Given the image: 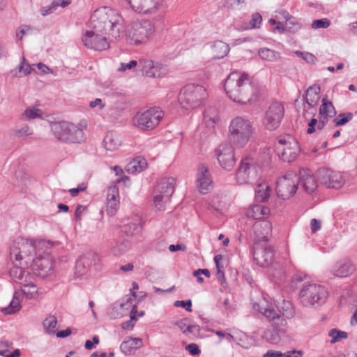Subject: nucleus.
<instances>
[{
	"label": "nucleus",
	"mask_w": 357,
	"mask_h": 357,
	"mask_svg": "<svg viewBox=\"0 0 357 357\" xmlns=\"http://www.w3.org/2000/svg\"><path fill=\"white\" fill-rule=\"evenodd\" d=\"M258 54L262 59L269 61H277L280 57L279 52L265 47L259 49Z\"/></svg>",
	"instance_id": "nucleus-42"
},
{
	"label": "nucleus",
	"mask_w": 357,
	"mask_h": 357,
	"mask_svg": "<svg viewBox=\"0 0 357 357\" xmlns=\"http://www.w3.org/2000/svg\"><path fill=\"white\" fill-rule=\"evenodd\" d=\"M303 353L301 351L292 350L286 353H282V357H302Z\"/></svg>",
	"instance_id": "nucleus-61"
},
{
	"label": "nucleus",
	"mask_w": 357,
	"mask_h": 357,
	"mask_svg": "<svg viewBox=\"0 0 357 357\" xmlns=\"http://www.w3.org/2000/svg\"><path fill=\"white\" fill-rule=\"evenodd\" d=\"M354 266L349 260L336 263L333 268L334 275L337 277H347L354 271Z\"/></svg>",
	"instance_id": "nucleus-31"
},
{
	"label": "nucleus",
	"mask_w": 357,
	"mask_h": 357,
	"mask_svg": "<svg viewBox=\"0 0 357 357\" xmlns=\"http://www.w3.org/2000/svg\"><path fill=\"white\" fill-rule=\"evenodd\" d=\"M54 246V242L46 240H28L22 237L17 238L10 247L11 258L20 255L23 253V264L29 266L32 257H43L50 255V250Z\"/></svg>",
	"instance_id": "nucleus-4"
},
{
	"label": "nucleus",
	"mask_w": 357,
	"mask_h": 357,
	"mask_svg": "<svg viewBox=\"0 0 357 357\" xmlns=\"http://www.w3.org/2000/svg\"><path fill=\"white\" fill-rule=\"evenodd\" d=\"M42 115L41 110L35 107L27 108L22 114V119L25 120L40 118Z\"/></svg>",
	"instance_id": "nucleus-47"
},
{
	"label": "nucleus",
	"mask_w": 357,
	"mask_h": 357,
	"mask_svg": "<svg viewBox=\"0 0 357 357\" xmlns=\"http://www.w3.org/2000/svg\"><path fill=\"white\" fill-rule=\"evenodd\" d=\"M261 173V166L253 158L248 156L241 160L236 172V180L240 185L254 184L259 181Z\"/></svg>",
	"instance_id": "nucleus-7"
},
{
	"label": "nucleus",
	"mask_w": 357,
	"mask_h": 357,
	"mask_svg": "<svg viewBox=\"0 0 357 357\" xmlns=\"http://www.w3.org/2000/svg\"><path fill=\"white\" fill-rule=\"evenodd\" d=\"M105 148L108 151H113L120 145L119 141L115 139L112 135H107L103 140Z\"/></svg>",
	"instance_id": "nucleus-49"
},
{
	"label": "nucleus",
	"mask_w": 357,
	"mask_h": 357,
	"mask_svg": "<svg viewBox=\"0 0 357 357\" xmlns=\"http://www.w3.org/2000/svg\"><path fill=\"white\" fill-rule=\"evenodd\" d=\"M22 294L20 292L15 291L13 294V300L9 305L1 309V312L5 314H12L18 311L20 308V300Z\"/></svg>",
	"instance_id": "nucleus-34"
},
{
	"label": "nucleus",
	"mask_w": 357,
	"mask_h": 357,
	"mask_svg": "<svg viewBox=\"0 0 357 357\" xmlns=\"http://www.w3.org/2000/svg\"><path fill=\"white\" fill-rule=\"evenodd\" d=\"M278 312L282 318L291 319L294 316V309L291 302L283 300L282 303L277 307Z\"/></svg>",
	"instance_id": "nucleus-36"
},
{
	"label": "nucleus",
	"mask_w": 357,
	"mask_h": 357,
	"mask_svg": "<svg viewBox=\"0 0 357 357\" xmlns=\"http://www.w3.org/2000/svg\"><path fill=\"white\" fill-rule=\"evenodd\" d=\"M224 89L227 96L234 102L245 105L257 100L258 88L253 84L248 74L231 72L226 78Z\"/></svg>",
	"instance_id": "nucleus-2"
},
{
	"label": "nucleus",
	"mask_w": 357,
	"mask_h": 357,
	"mask_svg": "<svg viewBox=\"0 0 357 357\" xmlns=\"http://www.w3.org/2000/svg\"><path fill=\"white\" fill-rule=\"evenodd\" d=\"M320 86L317 84L310 86L306 91L305 102L310 107H313L319 100Z\"/></svg>",
	"instance_id": "nucleus-33"
},
{
	"label": "nucleus",
	"mask_w": 357,
	"mask_h": 357,
	"mask_svg": "<svg viewBox=\"0 0 357 357\" xmlns=\"http://www.w3.org/2000/svg\"><path fill=\"white\" fill-rule=\"evenodd\" d=\"M271 188L266 183H259L255 188V199L257 202H264L270 196Z\"/></svg>",
	"instance_id": "nucleus-39"
},
{
	"label": "nucleus",
	"mask_w": 357,
	"mask_h": 357,
	"mask_svg": "<svg viewBox=\"0 0 357 357\" xmlns=\"http://www.w3.org/2000/svg\"><path fill=\"white\" fill-rule=\"evenodd\" d=\"M212 51L215 58L221 59L229 53V47L227 43L218 40L212 46Z\"/></svg>",
	"instance_id": "nucleus-37"
},
{
	"label": "nucleus",
	"mask_w": 357,
	"mask_h": 357,
	"mask_svg": "<svg viewBox=\"0 0 357 357\" xmlns=\"http://www.w3.org/2000/svg\"><path fill=\"white\" fill-rule=\"evenodd\" d=\"M203 119L206 126L208 128L214 127L218 121L217 112L215 108L211 107L203 113Z\"/></svg>",
	"instance_id": "nucleus-41"
},
{
	"label": "nucleus",
	"mask_w": 357,
	"mask_h": 357,
	"mask_svg": "<svg viewBox=\"0 0 357 357\" xmlns=\"http://www.w3.org/2000/svg\"><path fill=\"white\" fill-rule=\"evenodd\" d=\"M207 96L206 90L204 86L188 84L180 91L178 100L183 109H190L201 106Z\"/></svg>",
	"instance_id": "nucleus-6"
},
{
	"label": "nucleus",
	"mask_w": 357,
	"mask_h": 357,
	"mask_svg": "<svg viewBox=\"0 0 357 357\" xmlns=\"http://www.w3.org/2000/svg\"><path fill=\"white\" fill-rule=\"evenodd\" d=\"M328 336L331 337L330 343L335 344L342 339L347 338L348 334L344 331H342L336 328H332L328 332Z\"/></svg>",
	"instance_id": "nucleus-45"
},
{
	"label": "nucleus",
	"mask_w": 357,
	"mask_h": 357,
	"mask_svg": "<svg viewBox=\"0 0 357 357\" xmlns=\"http://www.w3.org/2000/svg\"><path fill=\"white\" fill-rule=\"evenodd\" d=\"M127 248L128 245L126 242H118L114 247H112V252L114 255L119 256L124 253L127 250Z\"/></svg>",
	"instance_id": "nucleus-51"
},
{
	"label": "nucleus",
	"mask_w": 357,
	"mask_h": 357,
	"mask_svg": "<svg viewBox=\"0 0 357 357\" xmlns=\"http://www.w3.org/2000/svg\"><path fill=\"white\" fill-rule=\"evenodd\" d=\"M175 182L172 177L163 178L158 182L153 190V203L158 210H164L165 205L169 201L174 191Z\"/></svg>",
	"instance_id": "nucleus-12"
},
{
	"label": "nucleus",
	"mask_w": 357,
	"mask_h": 357,
	"mask_svg": "<svg viewBox=\"0 0 357 357\" xmlns=\"http://www.w3.org/2000/svg\"><path fill=\"white\" fill-rule=\"evenodd\" d=\"M220 166L226 171H231L236 164L234 149L229 143H222L215 150Z\"/></svg>",
	"instance_id": "nucleus-18"
},
{
	"label": "nucleus",
	"mask_w": 357,
	"mask_h": 357,
	"mask_svg": "<svg viewBox=\"0 0 357 357\" xmlns=\"http://www.w3.org/2000/svg\"><path fill=\"white\" fill-rule=\"evenodd\" d=\"M282 353L278 351H268L263 357H282Z\"/></svg>",
	"instance_id": "nucleus-64"
},
{
	"label": "nucleus",
	"mask_w": 357,
	"mask_h": 357,
	"mask_svg": "<svg viewBox=\"0 0 357 357\" xmlns=\"http://www.w3.org/2000/svg\"><path fill=\"white\" fill-rule=\"evenodd\" d=\"M50 126L54 135L59 141L80 143L84 139L83 130L67 121L53 122Z\"/></svg>",
	"instance_id": "nucleus-8"
},
{
	"label": "nucleus",
	"mask_w": 357,
	"mask_h": 357,
	"mask_svg": "<svg viewBox=\"0 0 357 357\" xmlns=\"http://www.w3.org/2000/svg\"><path fill=\"white\" fill-rule=\"evenodd\" d=\"M174 306L177 307H183L186 310V311L190 312H192V301L190 299L187 301H176L174 302Z\"/></svg>",
	"instance_id": "nucleus-54"
},
{
	"label": "nucleus",
	"mask_w": 357,
	"mask_h": 357,
	"mask_svg": "<svg viewBox=\"0 0 357 357\" xmlns=\"http://www.w3.org/2000/svg\"><path fill=\"white\" fill-rule=\"evenodd\" d=\"M247 216L255 220H261L268 217L270 214L268 207L262 204H255L247 211Z\"/></svg>",
	"instance_id": "nucleus-30"
},
{
	"label": "nucleus",
	"mask_w": 357,
	"mask_h": 357,
	"mask_svg": "<svg viewBox=\"0 0 357 357\" xmlns=\"http://www.w3.org/2000/svg\"><path fill=\"white\" fill-rule=\"evenodd\" d=\"M298 182L309 194L312 193L317 187L313 174L309 169L302 168L300 169Z\"/></svg>",
	"instance_id": "nucleus-25"
},
{
	"label": "nucleus",
	"mask_w": 357,
	"mask_h": 357,
	"mask_svg": "<svg viewBox=\"0 0 357 357\" xmlns=\"http://www.w3.org/2000/svg\"><path fill=\"white\" fill-rule=\"evenodd\" d=\"M139 65L142 68L144 73L147 77H158L161 75L160 70L162 66L158 63H154L151 60H139Z\"/></svg>",
	"instance_id": "nucleus-28"
},
{
	"label": "nucleus",
	"mask_w": 357,
	"mask_h": 357,
	"mask_svg": "<svg viewBox=\"0 0 357 357\" xmlns=\"http://www.w3.org/2000/svg\"><path fill=\"white\" fill-rule=\"evenodd\" d=\"M34 274L42 278L50 275L54 270V261L51 255H44L43 257H32V260L29 264Z\"/></svg>",
	"instance_id": "nucleus-20"
},
{
	"label": "nucleus",
	"mask_w": 357,
	"mask_h": 357,
	"mask_svg": "<svg viewBox=\"0 0 357 357\" xmlns=\"http://www.w3.org/2000/svg\"><path fill=\"white\" fill-rule=\"evenodd\" d=\"M57 8L58 3L56 1L53 0L50 5L42 7L40 11L43 16H46L53 13Z\"/></svg>",
	"instance_id": "nucleus-52"
},
{
	"label": "nucleus",
	"mask_w": 357,
	"mask_h": 357,
	"mask_svg": "<svg viewBox=\"0 0 357 357\" xmlns=\"http://www.w3.org/2000/svg\"><path fill=\"white\" fill-rule=\"evenodd\" d=\"M297 174L294 172H288L284 176L278 178L276 183V192L279 197L287 199L294 196L298 189Z\"/></svg>",
	"instance_id": "nucleus-14"
},
{
	"label": "nucleus",
	"mask_w": 357,
	"mask_h": 357,
	"mask_svg": "<svg viewBox=\"0 0 357 357\" xmlns=\"http://www.w3.org/2000/svg\"><path fill=\"white\" fill-rule=\"evenodd\" d=\"M57 324V319L54 316L47 317L43 322L44 328L47 333H54V329Z\"/></svg>",
	"instance_id": "nucleus-46"
},
{
	"label": "nucleus",
	"mask_w": 357,
	"mask_h": 357,
	"mask_svg": "<svg viewBox=\"0 0 357 357\" xmlns=\"http://www.w3.org/2000/svg\"><path fill=\"white\" fill-rule=\"evenodd\" d=\"M86 188V187L82 184L77 188L70 189L69 192L72 197H76L79 192L84 191Z\"/></svg>",
	"instance_id": "nucleus-59"
},
{
	"label": "nucleus",
	"mask_w": 357,
	"mask_h": 357,
	"mask_svg": "<svg viewBox=\"0 0 357 357\" xmlns=\"http://www.w3.org/2000/svg\"><path fill=\"white\" fill-rule=\"evenodd\" d=\"M185 349L192 356L199 355L201 353L198 345L195 343L189 344L186 346Z\"/></svg>",
	"instance_id": "nucleus-57"
},
{
	"label": "nucleus",
	"mask_w": 357,
	"mask_h": 357,
	"mask_svg": "<svg viewBox=\"0 0 357 357\" xmlns=\"http://www.w3.org/2000/svg\"><path fill=\"white\" fill-rule=\"evenodd\" d=\"M119 204V188L116 185H112L107 188L106 211L110 216L117 211Z\"/></svg>",
	"instance_id": "nucleus-26"
},
{
	"label": "nucleus",
	"mask_w": 357,
	"mask_h": 357,
	"mask_svg": "<svg viewBox=\"0 0 357 357\" xmlns=\"http://www.w3.org/2000/svg\"><path fill=\"white\" fill-rule=\"evenodd\" d=\"M296 54L298 55H301L303 56V58L307 62H311V61H314V56L311 54V53H308V52H297Z\"/></svg>",
	"instance_id": "nucleus-63"
},
{
	"label": "nucleus",
	"mask_w": 357,
	"mask_h": 357,
	"mask_svg": "<svg viewBox=\"0 0 357 357\" xmlns=\"http://www.w3.org/2000/svg\"><path fill=\"white\" fill-rule=\"evenodd\" d=\"M163 118L162 110L151 107L144 112H137L134 117V125L142 130H151L155 128Z\"/></svg>",
	"instance_id": "nucleus-13"
},
{
	"label": "nucleus",
	"mask_w": 357,
	"mask_h": 357,
	"mask_svg": "<svg viewBox=\"0 0 357 357\" xmlns=\"http://www.w3.org/2000/svg\"><path fill=\"white\" fill-rule=\"evenodd\" d=\"M197 188L200 193L207 194L213 189V181L207 167L200 165L197 174Z\"/></svg>",
	"instance_id": "nucleus-23"
},
{
	"label": "nucleus",
	"mask_w": 357,
	"mask_h": 357,
	"mask_svg": "<svg viewBox=\"0 0 357 357\" xmlns=\"http://www.w3.org/2000/svg\"><path fill=\"white\" fill-rule=\"evenodd\" d=\"M271 160V149L266 146L261 147L257 160V164L261 166H268Z\"/></svg>",
	"instance_id": "nucleus-38"
},
{
	"label": "nucleus",
	"mask_w": 357,
	"mask_h": 357,
	"mask_svg": "<svg viewBox=\"0 0 357 357\" xmlns=\"http://www.w3.org/2000/svg\"><path fill=\"white\" fill-rule=\"evenodd\" d=\"M154 31V26L149 20H142L134 23L127 36L130 43L138 45L145 43Z\"/></svg>",
	"instance_id": "nucleus-15"
},
{
	"label": "nucleus",
	"mask_w": 357,
	"mask_h": 357,
	"mask_svg": "<svg viewBox=\"0 0 357 357\" xmlns=\"http://www.w3.org/2000/svg\"><path fill=\"white\" fill-rule=\"evenodd\" d=\"M264 301H263V303L252 302V308L261 313L271 323L273 327L286 326L287 324V320L282 318L278 310L266 304L264 305Z\"/></svg>",
	"instance_id": "nucleus-21"
},
{
	"label": "nucleus",
	"mask_w": 357,
	"mask_h": 357,
	"mask_svg": "<svg viewBox=\"0 0 357 357\" xmlns=\"http://www.w3.org/2000/svg\"><path fill=\"white\" fill-rule=\"evenodd\" d=\"M142 230L141 220L138 216L128 219L121 227V231L128 236L138 234Z\"/></svg>",
	"instance_id": "nucleus-27"
},
{
	"label": "nucleus",
	"mask_w": 357,
	"mask_h": 357,
	"mask_svg": "<svg viewBox=\"0 0 357 357\" xmlns=\"http://www.w3.org/2000/svg\"><path fill=\"white\" fill-rule=\"evenodd\" d=\"M33 130L28 126H24L15 131V135L18 137L31 135Z\"/></svg>",
	"instance_id": "nucleus-56"
},
{
	"label": "nucleus",
	"mask_w": 357,
	"mask_h": 357,
	"mask_svg": "<svg viewBox=\"0 0 357 357\" xmlns=\"http://www.w3.org/2000/svg\"><path fill=\"white\" fill-rule=\"evenodd\" d=\"M252 130V126L248 119L236 117L229 126L230 139L236 146L242 148L248 142Z\"/></svg>",
	"instance_id": "nucleus-10"
},
{
	"label": "nucleus",
	"mask_w": 357,
	"mask_h": 357,
	"mask_svg": "<svg viewBox=\"0 0 357 357\" xmlns=\"http://www.w3.org/2000/svg\"><path fill=\"white\" fill-rule=\"evenodd\" d=\"M137 65V61L135 60H132L128 63H121V66L119 68V71L123 72L128 69H132Z\"/></svg>",
	"instance_id": "nucleus-58"
},
{
	"label": "nucleus",
	"mask_w": 357,
	"mask_h": 357,
	"mask_svg": "<svg viewBox=\"0 0 357 357\" xmlns=\"http://www.w3.org/2000/svg\"><path fill=\"white\" fill-rule=\"evenodd\" d=\"M224 89L227 96L234 102L245 105L257 100L258 88L253 84L248 74L231 72L226 78Z\"/></svg>",
	"instance_id": "nucleus-1"
},
{
	"label": "nucleus",
	"mask_w": 357,
	"mask_h": 357,
	"mask_svg": "<svg viewBox=\"0 0 357 357\" xmlns=\"http://www.w3.org/2000/svg\"><path fill=\"white\" fill-rule=\"evenodd\" d=\"M321 102L322 104L319 107V114L321 116L332 117L336 114L335 109L331 101L323 98Z\"/></svg>",
	"instance_id": "nucleus-40"
},
{
	"label": "nucleus",
	"mask_w": 357,
	"mask_h": 357,
	"mask_svg": "<svg viewBox=\"0 0 357 357\" xmlns=\"http://www.w3.org/2000/svg\"><path fill=\"white\" fill-rule=\"evenodd\" d=\"M200 274L204 275L206 277L209 278L211 276L210 271L208 269L199 268L193 272V275L197 278V281L199 283L204 282V280L200 276Z\"/></svg>",
	"instance_id": "nucleus-55"
},
{
	"label": "nucleus",
	"mask_w": 357,
	"mask_h": 357,
	"mask_svg": "<svg viewBox=\"0 0 357 357\" xmlns=\"http://www.w3.org/2000/svg\"><path fill=\"white\" fill-rule=\"evenodd\" d=\"M310 226L312 232L315 233L321 229V221L313 218L311 220Z\"/></svg>",
	"instance_id": "nucleus-60"
},
{
	"label": "nucleus",
	"mask_w": 357,
	"mask_h": 357,
	"mask_svg": "<svg viewBox=\"0 0 357 357\" xmlns=\"http://www.w3.org/2000/svg\"><path fill=\"white\" fill-rule=\"evenodd\" d=\"M328 296L326 288L315 283L303 285L299 294L301 303L306 307L321 305L326 301Z\"/></svg>",
	"instance_id": "nucleus-9"
},
{
	"label": "nucleus",
	"mask_w": 357,
	"mask_h": 357,
	"mask_svg": "<svg viewBox=\"0 0 357 357\" xmlns=\"http://www.w3.org/2000/svg\"><path fill=\"white\" fill-rule=\"evenodd\" d=\"M95 30L87 31L82 38V41L86 47L98 51H102L109 47V43L106 36Z\"/></svg>",
	"instance_id": "nucleus-22"
},
{
	"label": "nucleus",
	"mask_w": 357,
	"mask_h": 357,
	"mask_svg": "<svg viewBox=\"0 0 357 357\" xmlns=\"http://www.w3.org/2000/svg\"><path fill=\"white\" fill-rule=\"evenodd\" d=\"M352 118L353 114L351 112L340 113L333 121L336 126H341L350 121Z\"/></svg>",
	"instance_id": "nucleus-48"
},
{
	"label": "nucleus",
	"mask_w": 357,
	"mask_h": 357,
	"mask_svg": "<svg viewBox=\"0 0 357 357\" xmlns=\"http://www.w3.org/2000/svg\"><path fill=\"white\" fill-rule=\"evenodd\" d=\"M284 107L282 104L275 102L272 103L266 111L263 123L269 130H276L280 125L284 116Z\"/></svg>",
	"instance_id": "nucleus-19"
},
{
	"label": "nucleus",
	"mask_w": 357,
	"mask_h": 357,
	"mask_svg": "<svg viewBox=\"0 0 357 357\" xmlns=\"http://www.w3.org/2000/svg\"><path fill=\"white\" fill-rule=\"evenodd\" d=\"M147 167V162L144 158L136 157L128 165V172L131 173L140 172Z\"/></svg>",
	"instance_id": "nucleus-35"
},
{
	"label": "nucleus",
	"mask_w": 357,
	"mask_h": 357,
	"mask_svg": "<svg viewBox=\"0 0 357 357\" xmlns=\"http://www.w3.org/2000/svg\"><path fill=\"white\" fill-rule=\"evenodd\" d=\"M142 346V340L139 337H128L120 345L121 351L125 355H131Z\"/></svg>",
	"instance_id": "nucleus-29"
},
{
	"label": "nucleus",
	"mask_w": 357,
	"mask_h": 357,
	"mask_svg": "<svg viewBox=\"0 0 357 357\" xmlns=\"http://www.w3.org/2000/svg\"><path fill=\"white\" fill-rule=\"evenodd\" d=\"M317 124V120L312 118L308 123V128L307 130V134H312L315 131V126Z\"/></svg>",
	"instance_id": "nucleus-62"
},
{
	"label": "nucleus",
	"mask_w": 357,
	"mask_h": 357,
	"mask_svg": "<svg viewBox=\"0 0 357 357\" xmlns=\"http://www.w3.org/2000/svg\"><path fill=\"white\" fill-rule=\"evenodd\" d=\"M122 23L121 16L116 10L109 7L96 9L90 18V26L95 31L112 36L114 38L120 37Z\"/></svg>",
	"instance_id": "nucleus-3"
},
{
	"label": "nucleus",
	"mask_w": 357,
	"mask_h": 357,
	"mask_svg": "<svg viewBox=\"0 0 357 357\" xmlns=\"http://www.w3.org/2000/svg\"><path fill=\"white\" fill-rule=\"evenodd\" d=\"M262 22V17L259 13H255L252 15V19L250 22V29H258Z\"/></svg>",
	"instance_id": "nucleus-53"
},
{
	"label": "nucleus",
	"mask_w": 357,
	"mask_h": 357,
	"mask_svg": "<svg viewBox=\"0 0 357 357\" xmlns=\"http://www.w3.org/2000/svg\"><path fill=\"white\" fill-rule=\"evenodd\" d=\"M130 8L137 13L148 14L154 12L159 0H127Z\"/></svg>",
	"instance_id": "nucleus-24"
},
{
	"label": "nucleus",
	"mask_w": 357,
	"mask_h": 357,
	"mask_svg": "<svg viewBox=\"0 0 357 357\" xmlns=\"http://www.w3.org/2000/svg\"><path fill=\"white\" fill-rule=\"evenodd\" d=\"M137 313V305H132V308L130 314V320L123 321L121 324V328L124 330H132L135 326V322L137 321L136 314Z\"/></svg>",
	"instance_id": "nucleus-44"
},
{
	"label": "nucleus",
	"mask_w": 357,
	"mask_h": 357,
	"mask_svg": "<svg viewBox=\"0 0 357 357\" xmlns=\"http://www.w3.org/2000/svg\"><path fill=\"white\" fill-rule=\"evenodd\" d=\"M275 151L282 160L290 162L297 158L299 146L298 142L291 137L288 139L280 138L275 144Z\"/></svg>",
	"instance_id": "nucleus-16"
},
{
	"label": "nucleus",
	"mask_w": 357,
	"mask_h": 357,
	"mask_svg": "<svg viewBox=\"0 0 357 357\" xmlns=\"http://www.w3.org/2000/svg\"><path fill=\"white\" fill-rule=\"evenodd\" d=\"M331 25V21L328 18H322L314 20L311 27L314 29H327Z\"/></svg>",
	"instance_id": "nucleus-50"
},
{
	"label": "nucleus",
	"mask_w": 357,
	"mask_h": 357,
	"mask_svg": "<svg viewBox=\"0 0 357 357\" xmlns=\"http://www.w3.org/2000/svg\"><path fill=\"white\" fill-rule=\"evenodd\" d=\"M20 255L17 256V259H16L15 257L11 258V255L10 254V260L12 261L14 266L10 268L9 273L15 282L24 284V294H33L37 292L38 289L33 284L30 285L29 284L25 283L27 282V277L29 275V272L26 269L28 268L29 266L23 264L24 255L23 253H20Z\"/></svg>",
	"instance_id": "nucleus-11"
},
{
	"label": "nucleus",
	"mask_w": 357,
	"mask_h": 357,
	"mask_svg": "<svg viewBox=\"0 0 357 357\" xmlns=\"http://www.w3.org/2000/svg\"><path fill=\"white\" fill-rule=\"evenodd\" d=\"M317 176L320 183L328 188L340 189L346 181L342 173L327 168L319 169Z\"/></svg>",
	"instance_id": "nucleus-17"
},
{
	"label": "nucleus",
	"mask_w": 357,
	"mask_h": 357,
	"mask_svg": "<svg viewBox=\"0 0 357 357\" xmlns=\"http://www.w3.org/2000/svg\"><path fill=\"white\" fill-rule=\"evenodd\" d=\"M31 71V66L26 62L24 57L22 58V62L18 66V69L10 70V74L14 77H17L18 73H22L24 75H27Z\"/></svg>",
	"instance_id": "nucleus-43"
},
{
	"label": "nucleus",
	"mask_w": 357,
	"mask_h": 357,
	"mask_svg": "<svg viewBox=\"0 0 357 357\" xmlns=\"http://www.w3.org/2000/svg\"><path fill=\"white\" fill-rule=\"evenodd\" d=\"M263 229L261 236L257 234L255 241L252 245V251L254 261L261 267L268 266L271 264L274 250L272 246L267 245L271 236L272 225L270 222L264 221L255 226Z\"/></svg>",
	"instance_id": "nucleus-5"
},
{
	"label": "nucleus",
	"mask_w": 357,
	"mask_h": 357,
	"mask_svg": "<svg viewBox=\"0 0 357 357\" xmlns=\"http://www.w3.org/2000/svg\"><path fill=\"white\" fill-rule=\"evenodd\" d=\"M286 326L273 327V329L266 330L263 337L269 343L276 344L281 340V336L286 333Z\"/></svg>",
	"instance_id": "nucleus-32"
}]
</instances>
